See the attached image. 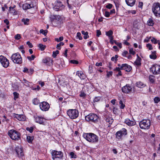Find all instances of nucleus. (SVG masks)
Instances as JSON below:
<instances>
[{"mask_svg":"<svg viewBox=\"0 0 160 160\" xmlns=\"http://www.w3.org/2000/svg\"><path fill=\"white\" fill-rule=\"evenodd\" d=\"M4 22L7 25H8L9 24V21L7 19L4 20Z\"/></svg>","mask_w":160,"mask_h":160,"instance_id":"nucleus-62","label":"nucleus"},{"mask_svg":"<svg viewBox=\"0 0 160 160\" xmlns=\"http://www.w3.org/2000/svg\"><path fill=\"white\" fill-rule=\"evenodd\" d=\"M38 47L40 48L41 51L44 50L46 47V46L43 45L41 43L39 44L38 45Z\"/></svg>","mask_w":160,"mask_h":160,"instance_id":"nucleus-34","label":"nucleus"},{"mask_svg":"<svg viewBox=\"0 0 160 160\" xmlns=\"http://www.w3.org/2000/svg\"><path fill=\"white\" fill-rule=\"evenodd\" d=\"M33 103L34 104L37 105L39 103V101L38 99L34 98L33 100Z\"/></svg>","mask_w":160,"mask_h":160,"instance_id":"nucleus-51","label":"nucleus"},{"mask_svg":"<svg viewBox=\"0 0 160 160\" xmlns=\"http://www.w3.org/2000/svg\"><path fill=\"white\" fill-rule=\"evenodd\" d=\"M51 153L52 158L53 160H54L55 158H56L62 159L63 156V152L61 151H57L56 150H52Z\"/></svg>","mask_w":160,"mask_h":160,"instance_id":"nucleus-8","label":"nucleus"},{"mask_svg":"<svg viewBox=\"0 0 160 160\" xmlns=\"http://www.w3.org/2000/svg\"><path fill=\"white\" fill-rule=\"evenodd\" d=\"M67 114L70 118L74 119L78 117V112L77 109H70L67 111Z\"/></svg>","mask_w":160,"mask_h":160,"instance_id":"nucleus-7","label":"nucleus"},{"mask_svg":"<svg viewBox=\"0 0 160 160\" xmlns=\"http://www.w3.org/2000/svg\"><path fill=\"white\" fill-rule=\"evenodd\" d=\"M8 134L13 140H18L21 138L20 133L14 129L9 130L8 132Z\"/></svg>","mask_w":160,"mask_h":160,"instance_id":"nucleus-2","label":"nucleus"},{"mask_svg":"<svg viewBox=\"0 0 160 160\" xmlns=\"http://www.w3.org/2000/svg\"><path fill=\"white\" fill-rule=\"evenodd\" d=\"M83 137L87 141L92 143L97 142L99 140V138L98 136L92 133H84Z\"/></svg>","mask_w":160,"mask_h":160,"instance_id":"nucleus-1","label":"nucleus"},{"mask_svg":"<svg viewBox=\"0 0 160 160\" xmlns=\"http://www.w3.org/2000/svg\"><path fill=\"white\" fill-rule=\"evenodd\" d=\"M152 43L154 44H156L159 42V40H157L155 38L152 37L151 40Z\"/></svg>","mask_w":160,"mask_h":160,"instance_id":"nucleus-35","label":"nucleus"},{"mask_svg":"<svg viewBox=\"0 0 160 160\" xmlns=\"http://www.w3.org/2000/svg\"><path fill=\"white\" fill-rule=\"evenodd\" d=\"M112 34L113 32L111 30L109 31L108 32H106V34L108 37L112 36Z\"/></svg>","mask_w":160,"mask_h":160,"instance_id":"nucleus-38","label":"nucleus"},{"mask_svg":"<svg viewBox=\"0 0 160 160\" xmlns=\"http://www.w3.org/2000/svg\"><path fill=\"white\" fill-rule=\"evenodd\" d=\"M128 54V52L126 51H124L122 54V55L124 57H126V55Z\"/></svg>","mask_w":160,"mask_h":160,"instance_id":"nucleus-60","label":"nucleus"},{"mask_svg":"<svg viewBox=\"0 0 160 160\" xmlns=\"http://www.w3.org/2000/svg\"><path fill=\"white\" fill-rule=\"evenodd\" d=\"M156 51L152 52V53L151 55H150V58L151 59H155L157 58V56L156 55Z\"/></svg>","mask_w":160,"mask_h":160,"instance_id":"nucleus-29","label":"nucleus"},{"mask_svg":"<svg viewBox=\"0 0 160 160\" xmlns=\"http://www.w3.org/2000/svg\"><path fill=\"white\" fill-rule=\"evenodd\" d=\"M114 42L116 45H118L120 48H122V45L121 43L117 42L116 41H114Z\"/></svg>","mask_w":160,"mask_h":160,"instance_id":"nucleus-50","label":"nucleus"},{"mask_svg":"<svg viewBox=\"0 0 160 160\" xmlns=\"http://www.w3.org/2000/svg\"><path fill=\"white\" fill-rule=\"evenodd\" d=\"M129 52L130 54H132L133 55H134L136 53L133 50V49L132 48L130 49L129 50Z\"/></svg>","mask_w":160,"mask_h":160,"instance_id":"nucleus-44","label":"nucleus"},{"mask_svg":"<svg viewBox=\"0 0 160 160\" xmlns=\"http://www.w3.org/2000/svg\"><path fill=\"white\" fill-rule=\"evenodd\" d=\"M79 96L80 97L84 98L86 96V94L83 91H82L80 92V94Z\"/></svg>","mask_w":160,"mask_h":160,"instance_id":"nucleus-42","label":"nucleus"},{"mask_svg":"<svg viewBox=\"0 0 160 160\" xmlns=\"http://www.w3.org/2000/svg\"><path fill=\"white\" fill-rule=\"evenodd\" d=\"M23 72H25L28 73V69L27 68H24Z\"/></svg>","mask_w":160,"mask_h":160,"instance_id":"nucleus-63","label":"nucleus"},{"mask_svg":"<svg viewBox=\"0 0 160 160\" xmlns=\"http://www.w3.org/2000/svg\"><path fill=\"white\" fill-rule=\"evenodd\" d=\"M121 70H125L127 72H130L132 69V67L127 64H122L121 67Z\"/></svg>","mask_w":160,"mask_h":160,"instance_id":"nucleus-16","label":"nucleus"},{"mask_svg":"<svg viewBox=\"0 0 160 160\" xmlns=\"http://www.w3.org/2000/svg\"><path fill=\"white\" fill-rule=\"evenodd\" d=\"M35 58V56H34L33 55H32L31 56V57L30 56L27 57L28 59L30 61H31V60H34V59Z\"/></svg>","mask_w":160,"mask_h":160,"instance_id":"nucleus-45","label":"nucleus"},{"mask_svg":"<svg viewBox=\"0 0 160 160\" xmlns=\"http://www.w3.org/2000/svg\"><path fill=\"white\" fill-rule=\"evenodd\" d=\"M76 75H77L81 79H84L85 78V75L81 71H78L76 72Z\"/></svg>","mask_w":160,"mask_h":160,"instance_id":"nucleus-23","label":"nucleus"},{"mask_svg":"<svg viewBox=\"0 0 160 160\" xmlns=\"http://www.w3.org/2000/svg\"><path fill=\"white\" fill-rule=\"evenodd\" d=\"M119 103L120 105V108L122 109H123L125 107V105L123 104L122 101V100H120Z\"/></svg>","mask_w":160,"mask_h":160,"instance_id":"nucleus-37","label":"nucleus"},{"mask_svg":"<svg viewBox=\"0 0 160 160\" xmlns=\"http://www.w3.org/2000/svg\"><path fill=\"white\" fill-rule=\"evenodd\" d=\"M35 118L36 122L40 124H43L44 121L45 120L42 117L38 116H37L36 117H35Z\"/></svg>","mask_w":160,"mask_h":160,"instance_id":"nucleus-19","label":"nucleus"},{"mask_svg":"<svg viewBox=\"0 0 160 160\" xmlns=\"http://www.w3.org/2000/svg\"><path fill=\"white\" fill-rule=\"evenodd\" d=\"M105 120L106 122H108L110 124H112L113 120L112 118L109 116H106L105 117Z\"/></svg>","mask_w":160,"mask_h":160,"instance_id":"nucleus-25","label":"nucleus"},{"mask_svg":"<svg viewBox=\"0 0 160 160\" xmlns=\"http://www.w3.org/2000/svg\"><path fill=\"white\" fill-rule=\"evenodd\" d=\"M39 106L40 109L43 111H48L50 108L49 104L45 102H43L40 103Z\"/></svg>","mask_w":160,"mask_h":160,"instance_id":"nucleus-12","label":"nucleus"},{"mask_svg":"<svg viewBox=\"0 0 160 160\" xmlns=\"http://www.w3.org/2000/svg\"><path fill=\"white\" fill-rule=\"evenodd\" d=\"M154 101L155 103H158L160 101V98L159 97H155L154 99Z\"/></svg>","mask_w":160,"mask_h":160,"instance_id":"nucleus-41","label":"nucleus"},{"mask_svg":"<svg viewBox=\"0 0 160 160\" xmlns=\"http://www.w3.org/2000/svg\"><path fill=\"white\" fill-rule=\"evenodd\" d=\"M23 80L24 81V82H23V83H24L25 85L27 86H30L29 83H30L29 82L26 80L25 79H24Z\"/></svg>","mask_w":160,"mask_h":160,"instance_id":"nucleus-40","label":"nucleus"},{"mask_svg":"<svg viewBox=\"0 0 160 160\" xmlns=\"http://www.w3.org/2000/svg\"><path fill=\"white\" fill-rule=\"evenodd\" d=\"M14 38L16 39L19 40L21 38L20 35L19 34H17L15 36Z\"/></svg>","mask_w":160,"mask_h":160,"instance_id":"nucleus-54","label":"nucleus"},{"mask_svg":"<svg viewBox=\"0 0 160 160\" xmlns=\"http://www.w3.org/2000/svg\"><path fill=\"white\" fill-rule=\"evenodd\" d=\"M27 44L28 45L29 47L30 48H32L33 47L32 44L29 41H28L27 42Z\"/></svg>","mask_w":160,"mask_h":160,"instance_id":"nucleus-59","label":"nucleus"},{"mask_svg":"<svg viewBox=\"0 0 160 160\" xmlns=\"http://www.w3.org/2000/svg\"><path fill=\"white\" fill-rule=\"evenodd\" d=\"M59 53V51L58 50H56L55 52L53 51V52L52 56L53 58H55L57 55Z\"/></svg>","mask_w":160,"mask_h":160,"instance_id":"nucleus-39","label":"nucleus"},{"mask_svg":"<svg viewBox=\"0 0 160 160\" xmlns=\"http://www.w3.org/2000/svg\"><path fill=\"white\" fill-rule=\"evenodd\" d=\"M85 119L88 122L96 123L99 120L98 117L96 114L91 113L85 117Z\"/></svg>","mask_w":160,"mask_h":160,"instance_id":"nucleus-6","label":"nucleus"},{"mask_svg":"<svg viewBox=\"0 0 160 160\" xmlns=\"http://www.w3.org/2000/svg\"><path fill=\"white\" fill-rule=\"evenodd\" d=\"M27 131H28L30 133H32L33 130V128L32 127H31L30 128L27 127L26 129Z\"/></svg>","mask_w":160,"mask_h":160,"instance_id":"nucleus-46","label":"nucleus"},{"mask_svg":"<svg viewBox=\"0 0 160 160\" xmlns=\"http://www.w3.org/2000/svg\"><path fill=\"white\" fill-rule=\"evenodd\" d=\"M125 122L129 126H132L134 125L133 122L128 119L125 120Z\"/></svg>","mask_w":160,"mask_h":160,"instance_id":"nucleus-28","label":"nucleus"},{"mask_svg":"<svg viewBox=\"0 0 160 160\" xmlns=\"http://www.w3.org/2000/svg\"><path fill=\"white\" fill-rule=\"evenodd\" d=\"M63 37H60L59 38H56L55 39V40L57 42H59L60 41H62L63 40Z\"/></svg>","mask_w":160,"mask_h":160,"instance_id":"nucleus-49","label":"nucleus"},{"mask_svg":"<svg viewBox=\"0 0 160 160\" xmlns=\"http://www.w3.org/2000/svg\"><path fill=\"white\" fill-rule=\"evenodd\" d=\"M15 150L16 152L18 157H21L23 156L24 154L22 152V148L17 147Z\"/></svg>","mask_w":160,"mask_h":160,"instance_id":"nucleus-15","label":"nucleus"},{"mask_svg":"<svg viewBox=\"0 0 160 160\" xmlns=\"http://www.w3.org/2000/svg\"><path fill=\"white\" fill-rule=\"evenodd\" d=\"M136 86L140 88H142L144 87L146 85L141 82H139L136 83Z\"/></svg>","mask_w":160,"mask_h":160,"instance_id":"nucleus-26","label":"nucleus"},{"mask_svg":"<svg viewBox=\"0 0 160 160\" xmlns=\"http://www.w3.org/2000/svg\"><path fill=\"white\" fill-rule=\"evenodd\" d=\"M150 70L154 74H159L160 73V65L157 64L153 65L150 68Z\"/></svg>","mask_w":160,"mask_h":160,"instance_id":"nucleus-10","label":"nucleus"},{"mask_svg":"<svg viewBox=\"0 0 160 160\" xmlns=\"http://www.w3.org/2000/svg\"><path fill=\"white\" fill-rule=\"evenodd\" d=\"M112 5L111 4L109 3L106 6V8H107L110 9L112 7Z\"/></svg>","mask_w":160,"mask_h":160,"instance_id":"nucleus-57","label":"nucleus"},{"mask_svg":"<svg viewBox=\"0 0 160 160\" xmlns=\"http://www.w3.org/2000/svg\"><path fill=\"white\" fill-rule=\"evenodd\" d=\"M155 77L153 75H150L149 77V81L152 83H153L155 81Z\"/></svg>","mask_w":160,"mask_h":160,"instance_id":"nucleus-31","label":"nucleus"},{"mask_svg":"<svg viewBox=\"0 0 160 160\" xmlns=\"http://www.w3.org/2000/svg\"><path fill=\"white\" fill-rule=\"evenodd\" d=\"M53 62L52 60L49 57L43 60V62L44 63H48L47 65H48L49 66L52 65Z\"/></svg>","mask_w":160,"mask_h":160,"instance_id":"nucleus-21","label":"nucleus"},{"mask_svg":"<svg viewBox=\"0 0 160 160\" xmlns=\"http://www.w3.org/2000/svg\"><path fill=\"white\" fill-rule=\"evenodd\" d=\"M152 10L156 17H160V3H154L152 7Z\"/></svg>","mask_w":160,"mask_h":160,"instance_id":"nucleus-3","label":"nucleus"},{"mask_svg":"<svg viewBox=\"0 0 160 160\" xmlns=\"http://www.w3.org/2000/svg\"><path fill=\"white\" fill-rule=\"evenodd\" d=\"M143 5V3L142 2H139V7L140 8H142Z\"/></svg>","mask_w":160,"mask_h":160,"instance_id":"nucleus-64","label":"nucleus"},{"mask_svg":"<svg viewBox=\"0 0 160 160\" xmlns=\"http://www.w3.org/2000/svg\"><path fill=\"white\" fill-rule=\"evenodd\" d=\"M34 138L33 137H31L30 136H28L27 137V140L28 142L31 143L32 142Z\"/></svg>","mask_w":160,"mask_h":160,"instance_id":"nucleus-33","label":"nucleus"},{"mask_svg":"<svg viewBox=\"0 0 160 160\" xmlns=\"http://www.w3.org/2000/svg\"><path fill=\"white\" fill-rule=\"evenodd\" d=\"M81 34L80 32H78L77 33V37L78 38L79 40H81L82 39V38L81 36Z\"/></svg>","mask_w":160,"mask_h":160,"instance_id":"nucleus-55","label":"nucleus"},{"mask_svg":"<svg viewBox=\"0 0 160 160\" xmlns=\"http://www.w3.org/2000/svg\"><path fill=\"white\" fill-rule=\"evenodd\" d=\"M101 34V32L99 30H97V36L98 37H99Z\"/></svg>","mask_w":160,"mask_h":160,"instance_id":"nucleus-58","label":"nucleus"},{"mask_svg":"<svg viewBox=\"0 0 160 160\" xmlns=\"http://www.w3.org/2000/svg\"><path fill=\"white\" fill-rule=\"evenodd\" d=\"M127 4L129 6L132 7L135 4V0H125Z\"/></svg>","mask_w":160,"mask_h":160,"instance_id":"nucleus-24","label":"nucleus"},{"mask_svg":"<svg viewBox=\"0 0 160 160\" xmlns=\"http://www.w3.org/2000/svg\"><path fill=\"white\" fill-rule=\"evenodd\" d=\"M61 16L58 15H56L53 16V22L54 23V25H53L55 27H56L57 26H58V25H56V24L55 23V22H56V20H58V23H60V21H59L61 19Z\"/></svg>","mask_w":160,"mask_h":160,"instance_id":"nucleus-18","label":"nucleus"},{"mask_svg":"<svg viewBox=\"0 0 160 160\" xmlns=\"http://www.w3.org/2000/svg\"><path fill=\"white\" fill-rule=\"evenodd\" d=\"M146 46L149 50H151L153 49L152 48V45L148 43L147 44Z\"/></svg>","mask_w":160,"mask_h":160,"instance_id":"nucleus-52","label":"nucleus"},{"mask_svg":"<svg viewBox=\"0 0 160 160\" xmlns=\"http://www.w3.org/2000/svg\"><path fill=\"white\" fill-rule=\"evenodd\" d=\"M100 99L101 97H96L94 99L93 102H98L100 100Z\"/></svg>","mask_w":160,"mask_h":160,"instance_id":"nucleus-48","label":"nucleus"},{"mask_svg":"<svg viewBox=\"0 0 160 160\" xmlns=\"http://www.w3.org/2000/svg\"><path fill=\"white\" fill-rule=\"evenodd\" d=\"M127 134L126 129L123 128L116 132V137L118 139H122L123 136L126 135Z\"/></svg>","mask_w":160,"mask_h":160,"instance_id":"nucleus-11","label":"nucleus"},{"mask_svg":"<svg viewBox=\"0 0 160 160\" xmlns=\"http://www.w3.org/2000/svg\"><path fill=\"white\" fill-rule=\"evenodd\" d=\"M13 94L14 96V99L15 100L18 98L19 94L16 92H13Z\"/></svg>","mask_w":160,"mask_h":160,"instance_id":"nucleus-36","label":"nucleus"},{"mask_svg":"<svg viewBox=\"0 0 160 160\" xmlns=\"http://www.w3.org/2000/svg\"><path fill=\"white\" fill-rule=\"evenodd\" d=\"M30 20L28 18H22L21 20V21L23 22L25 25H28L29 24V22Z\"/></svg>","mask_w":160,"mask_h":160,"instance_id":"nucleus-27","label":"nucleus"},{"mask_svg":"<svg viewBox=\"0 0 160 160\" xmlns=\"http://www.w3.org/2000/svg\"><path fill=\"white\" fill-rule=\"evenodd\" d=\"M147 24L149 26H152L154 24V21L152 18H149L147 21Z\"/></svg>","mask_w":160,"mask_h":160,"instance_id":"nucleus-30","label":"nucleus"},{"mask_svg":"<svg viewBox=\"0 0 160 160\" xmlns=\"http://www.w3.org/2000/svg\"><path fill=\"white\" fill-rule=\"evenodd\" d=\"M70 62L71 63L73 64H77L78 63V61L75 60H71L70 61Z\"/></svg>","mask_w":160,"mask_h":160,"instance_id":"nucleus-47","label":"nucleus"},{"mask_svg":"<svg viewBox=\"0 0 160 160\" xmlns=\"http://www.w3.org/2000/svg\"><path fill=\"white\" fill-rule=\"evenodd\" d=\"M64 8V5L60 1H57L54 8L56 11L61 10Z\"/></svg>","mask_w":160,"mask_h":160,"instance_id":"nucleus-13","label":"nucleus"},{"mask_svg":"<svg viewBox=\"0 0 160 160\" xmlns=\"http://www.w3.org/2000/svg\"><path fill=\"white\" fill-rule=\"evenodd\" d=\"M15 118L20 121H24L26 119V117L23 115L16 114L15 115Z\"/></svg>","mask_w":160,"mask_h":160,"instance_id":"nucleus-20","label":"nucleus"},{"mask_svg":"<svg viewBox=\"0 0 160 160\" xmlns=\"http://www.w3.org/2000/svg\"><path fill=\"white\" fill-rule=\"evenodd\" d=\"M70 155L71 158H76L77 157L76 155H75L73 152H70Z\"/></svg>","mask_w":160,"mask_h":160,"instance_id":"nucleus-43","label":"nucleus"},{"mask_svg":"<svg viewBox=\"0 0 160 160\" xmlns=\"http://www.w3.org/2000/svg\"><path fill=\"white\" fill-rule=\"evenodd\" d=\"M35 6H34L32 2H31L30 4H28L27 3H25L22 5V8L23 9L27 10L31 8H33Z\"/></svg>","mask_w":160,"mask_h":160,"instance_id":"nucleus-17","label":"nucleus"},{"mask_svg":"<svg viewBox=\"0 0 160 160\" xmlns=\"http://www.w3.org/2000/svg\"><path fill=\"white\" fill-rule=\"evenodd\" d=\"M0 62L5 68H7L9 66V60L6 57L2 55L0 56Z\"/></svg>","mask_w":160,"mask_h":160,"instance_id":"nucleus-9","label":"nucleus"},{"mask_svg":"<svg viewBox=\"0 0 160 160\" xmlns=\"http://www.w3.org/2000/svg\"><path fill=\"white\" fill-rule=\"evenodd\" d=\"M137 58L136 60L134 62V64L138 67H139L141 64V58L139 57L138 54H137Z\"/></svg>","mask_w":160,"mask_h":160,"instance_id":"nucleus-22","label":"nucleus"},{"mask_svg":"<svg viewBox=\"0 0 160 160\" xmlns=\"http://www.w3.org/2000/svg\"><path fill=\"white\" fill-rule=\"evenodd\" d=\"M82 33L84 35L83 38L85 39H86L88 38H89V36L88 35V32H85L84 31H82Z\"/></svg>","mask_w":160,"mask_h":160,"instance_id":"nucleus-32","label":"nucleus"},{"mask_svg":"<svg viewBox=\"0 0 160 160\" xmlns=\"http://www.w3.org/2000/svg\"><path fill=\"white\" fill-rule=\"evenodd\" d=\"M107 77H109L110 76H112V71H110L109 72H107Z\"/></svg>","mask_w":160,"mask_h":160,"instance_id":"nucleus-56","label":"nucleus"},{"mask_svg":"<svg viewBox=\"0 0 160 160\" xmlns=\"http://www.w3.org/2000/svg\"><path fill=\"white\" fill-rule=\"evenodd\" d=\"M10 58L14 63L20 64L22 62L21 57L18 52L13 54Z\"/></svg>","mask_w":160,"mask_h":160,"instance_id":"nucleus-5","label":"nucleus"},{"mask_svg":"<svg viewBox=\"0 0 160 160\" xmlns=\"http://www.w3.org/2000/svg\"><path fill=\"white\" fill-rule=\"evenodd\" d=\"M110 13L108 11H105L104 15L107 17H108L110 16Z\"/></svg>","mask_w":160,"mask_h":160,"instance_id":"nucleus-61","label":"nucleus"},{"mask_svg":"<svg viewBox=\"0 0 160 160\" xmlns=\"http://www.w3.org/2000/svg\"><path fill=\"white\" fill-rule=\"evenodd\" d=\"M132 88L129 84H127L122 88V91L126 93H128L132 91Z\"/></svg>","mask_w":160,"mask_h":160,"instance_id":"nucleus-14","label":"nucleus"},{"mask_svg":"<svg viewBox=\"0 0 160 160\" xmlns=\"http://www.w3.org/2000/svg\"><path fill=\"white\" fill-rule=\"evenodd\" d=\"M151 124V121L148 119H143L139 123L140 128L145 129H148L149 128Z\"/></svg>","mask_w":160,"mask_h":160,"instance_id":"nucleus-4","label":"nucleus"},{"mask_svg":"<svg viewBox=\"0 0 160 160\" xmlns=\"http://www.w3.org/2000/svg\"><path fill=\"white\" fill-rule=\"evenodd\" d=\"M40 32L41 33H42L45 36H46L47 34V32H46L45 31L43 30L42 29H41L40 31Z\"/></svg>","mask_w":160,"mask_h":160,"instance_id":"nucleus-53","label":"nucleus"}]
</instances>
